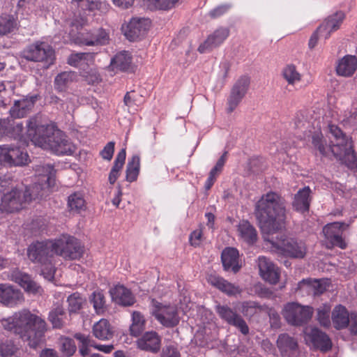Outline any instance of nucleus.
<instances>
[{"label": "nucleus", "instance_id": "nucleus-1", "mask_svg": "<svg viewBox=\"0 0 357 357\" xmlns=\"http://www.w3.org/2000/svg\"><path fill=\"white\" fill-rule=\"evenodd\" d=\"M26 135L36 146L56 155H71L75 146L67 136L53 124L40 125L37 117L26 121Z\"/></svg>", "mask_w": 357, "mask_h": 357}, {"label": "nucleus", "instance_id": "nucleus-2", "mask_svg": "<svg viewBox=\"0 0 357 357\" xmlns=\"http://www.w3.org/2000/svg\"><path fill=\"white\" fill-rule=\"evenodd\" d=\"M2 327L19 337L33 348L42 341L46 331V323L39 316L23 309L1 320Z\"/></svg>", "mask_w": 357, "mask_h": 357}, {"label": "nucleus", "instance_id": "nucleus-3", "mask_svg": "<svg viewBox=\"0 0 357 357\" xmlns=\"http://www.w3.org/2000/svg\"><path fill=\"white\" fill-rule=\"evenodd\" d=\"M255 215L263 236L276 234L286 218L284 200L276 192L263 195L255 204Z\"/></svg>", "mask_w": 357, "mask_h": 357}, {"label": "nucleus", "instance_id": "nucleus-4", "mask_svg": "<svg viewBox=\"0 0 357 357\" xmlns=\"http://www.w3.org/2000/svg\"><path fill=\"white\" fill-rule=\"evenodd\" d=\"M54 245L52 241H38L31 244L27 250L29 259L42 266L41 273L50 281L54 278L55 273L53 261L56 252Z\"/></svg>", "mask_w": 357, "mask_h": 357}, {"label": "nucleus", "instance_id": "nucleus-5", "mask_svg": "<svg viewBox=\"0 0 357 357\" xmlns=\"http://www.w3.org/2000/svg\"><path fill=\"white\" fill-rule=\"evenodd\" d=\"M263 238L271 243L273 251L278 254L294 259H303L306 255L307 247L301 240L278 234V231Z\"/></svg>", "mask_w": 357, "mask_h": 357}, {"label": "nucleus", "instance_id": "nucleus-6", "mask_svg": "<svg viewBox=\"0 0 357 357\" xmlns=\"http://www.w3.org/2000/svg\"><path fill=\"white\" fill-rule=\"evenodd\" d=\"M39 185L26 188L24 190L17 188L4 193L1 197V206L3 210L13 213L22 208V204L30 202L32 199L42 197L38 190Z\"/></svg>", "mask_w": 357, "mask_h": 357}, {"label": "nucleus", "instance_id": "nucleus-7", "mask_svg": "<svg viewBox=\"0 0 357 357\" xmlns=\"http://www.w3.org/2000/svg\"><path fill=\"white\" fill-rule=\"evenodd\" d=\"M22 56L27 61L42 63L45 68L53 65L56 59L52 47L43 41H36L27 45L23 50Z\"/></svg>", "mask_w": 357, "mask_h": 357}, {"label": "nucleus", "instance_id": "nucleus-8", "mask_svg": "<svg viewBox=\"0 0 357 357\" xmlns=\"http://www.w3.org/2000/svg\"><path fill=\"white\" fill-rule=\"evenodd\" d=\"M328 132L331 134V144L328 145L326 139L321 132H314L312 136V144L314 149H317L319 153L324 156L332 152L334 156L341 162V159L333 152V148L336 144H339V138H347L348 141L352 142L351 137L344 134L341 129L333 124L328 126Z\"/></svg>", "mask_w": 357, "mask_h": 357}, {"label": "nucleus", "instance_id": "nucleus-9", "mask_svg": "<svg viewBox=\"0 0 357 357\" xmlns=\"http://www.w3.org/2000/svg\"><path fill=\"white\" fill-rule=\"evenodd\" d=\"M56 255H60L65 259H76L83 253V248L77 238L68 235H63L61 238L53 241Z\"/></svg>", "mask_w": 357, "mask_h": 357}, {"label": "nucleus", "instance_id": "nucleus-10", "mask_svg": "<svg viewBox=\"0 0 357 357\" xmlns=\"http://www.w3.org/2000/svg\"><path fill=\"white\" fill-rule=\"evenodd\" d=\"M282 314L289 324L301 326L311 318L312 310L309 306H303L292 302L284 305Z\"/></svg>", "mask_w": 357, "mask_h": 357}, {"label": "nucleus", "instance_id": "nucleus-11", "mask_svg": "<svg viewBox=\"0 0 357 357\" xmlns=\"http://www.w3.org/2000/svg\"><path fill=\"white\" fill-rule=\"evenodd\" d=\"M151 314L164 326L172 328L179 323L177 307L174 305H163L152 301Z\"/></svg>", "mask_w": 357, "mask_h": 357}, {"label": "nucleus", "instance_id": "nucleus-12", "mask_svg": "<svg viewBox=\"0 0 357 357\" xmlns=\"http://www.w3.org/2000/svg\"><path fill=\"white\" fill-rule=\"evenodd\" d=\"M215 312L227 324L235 327L243 335H246L249 333L250 329L243 317L236 310L229 307L227 305H216Z\"/></svg>", "mask_w": 357, "mask_h": 357}, {"label": "nucleus", "instance_id": "nucleus-13", "mask_svg": "<svg viewBox=\"0 0 357 357\" xmlns=\"http://www.w3.org/2000/svg\"><path fill=\"white\" fill-rule=\"evenodd\" d=\"M303 333L306 344L314 349L327 352L332 348V342L329 337L317 328L307 326Z\"/></svg>", "mask_w": 357, "mask_h": 357}, {"label": "nucleus", "instance_id": "nucleus-14", "mask_svg": "<svg viewBox=\"0 0 357 357\" xmlns=\"http://www.w3.org/2000/svg\"><path fill=\"white\" fill-rule=\"evenodd\" d=\"M347 138H339L333 148V152L341 159V162L351 169L357 170V156L354 150L353 142Z\"/></svg>", "mask_w": 357, "mask_h": 357}, {"label": "nucleus", "instance_id": "nucleus-15", "mask_svg": "<svg viewBox=\"0 0 357 357\" xmlns=\"http://www.w3.org/2000/svg\"><path fill=\"white\" fill-rule=\"evenodd\" d=\"M345 225L342 222H333L328 224L323 228V233L330 245L328 247L337 246L341 249L346 248L347 244L342 238V233Z\"/></svg>", "mask_w": 357, "mask_h": 357}, {"label": "nucleus", "instance_id": "nucleus-16", "mask_svg": "<svg viewBox=\"0 0 357 357\" xmlns=\"http://www.w3.org/2000/svg\"><path fill=\"white\" fill-rule=\"evenodd\" d=\"M250 86L248 76L241 77L234 84L227 101L228 112H232L245 96Z\"/></svg>", "mask_w": 357, "mask_h": 357}, {"label": "nucleus", "instance_id": "nucleus-17", "mask_svg": "<svg viewBox=\"0 0 357 357\" xmlns=\"http://www.w3.org/2000/svg\"><path fill=\"white\" fill-rule=\"evenodd\" d=\"M345 18L346 14L342 10L329 15L318 26V31H321V36L325 39H328L332 33L340 29Z\"/></svg>", "mask_w": 357, "mask_h": 357}, {"label": "nucleus", "instance_id": "nucleus-18", "mask_svg": "<svg viewBox=\"0 0 357 357\" xmlns=\"http://www.w3.org/2000/svg\"><path fill=\"white\" fill-rule=\"evenodd\" d=\"M151 22L146 18L133 17L130 22L123 26L124 35L129 40H135L143 36L149 29Z\"/></svg>", "mask_w": 357, "mask_h": 357}, {"label": "nucleus", "instance_id": "nucleus-19", "mask_svg": "<svg viewBox=\"0 0 357 357\" xmlns=\"http://www.w3.org/2000/svg\"><path fill=\"white\" fill-rule=\"evenodd\" d=\"M1 146L4 163L14 166H23L28 164L29 155L26 152L20 148L8 145Z\"/></svg>", "mask_w": 357, "mask_h": 357}, {"label": "nucleus", "instance_id": "nucleus-20", "mask_svg": "<svg viewBox=\"0 0 357 357\" xmlns=\"http://www.w3.org/2000/svg\"><path fill=\"white\" fill-rule=\"evenodd\" d=\"M229 35V29L228 28L217 29L199 46L198 51L202 54L211 51L222 44Z\"/></svg>", "mask_w": 357, "mask_h": 357}, {"label": "nucleus", "instance_id": "nucleus-21", "mask_svg": "<svg viewBox=\"0 0 357 357\" xmlns=\"http://www.w3.org/2000/svg\"><path fill=\"white\" fill-rule=\"evenodd\" d=\"M24 301L22 292L7 284H0V303L10 307H15Z\"/></svg>", "mask_w": 357, "mask_h": 357}, {"label": "nucleus", "instance_id": "nucleus-22", "mask_svg": "<svg viewBox=\"0 0 357 357\" xmlns=\"http://www.w3.org/2000/svg\"><path fill=\"white\" fill-rule=\"evenodd\" d=\"M257 262L261 277L271 284H276L280 274L275 264L264 256L259 257Z\"/></svg>", "mask_w": 357, "mask_h": 357}, {"label": "nucleus", "instance_id": "nucleus-23", "mask_svg": "<svg viewBox=\"0 0 357 357\" xmlns=\"http://www.w3.org/2000/svg\"><path fill=\"white\" fill-rule=\"evenodd\" d=\"M208 282L229 296H236L241 292V288L215 274L207 277Z\"/></svg>", "mask_w": 357, "mask_h": 357}, {"label": "nucleus", "instance_id": "nucleus-24", "mask_svg": "<svg viewBox=\"0 0 357 357\" xmlns=\"http://www.w3.org/2000/svg\"><path fill=\"white\" fill-rule=\"evenodd\" d=\"M137 344L141 350L157 353L160 349L161 338L156 332L148 331L137 340Z\"/></svg>", "mask_w": 357, "mask_h": 357}, {"label": "nucleus", "instance_id": "nucleus-25", "mask_svg": "<svg viewBox=\"0 0 357 357\" xmlns=\"http://www.w3.org/2000/svg\"><path fill=\"white\" fill-rule=\"evenodd\" d=\"M112 299L123 306H130L135 303V298L130 289L123 285L117 284L109 291Z\"/></svg>", "mask_w": 357, "mask_h": 357}, {"label": "nucleus", "instance_id": "nucleus-26", "mask_svg": "<svg viewBox=\"0 0 357 357\" xmlns=\"http://www.w3.org/2000/svg\"><path fill=\"white\" fill-rule=\"evenodd\" d=\"M36 100V96H26L15 100L14 105L10 109V114L15 118H23L32 109Z\"/></svg>", "mask_w": 357, "mask_h": 357}, {"label": "nucleus", "instance_id": "nucleus-27", "mask_svg": "<svg viewBox=\"0 0 357 357\" xmlns=\"http://www.w3.org/2000/svg\"><path fill=\"white\" fill-rule=\"evenodd\" d=\"M22 123L9 119H0V139L4 137L17 138L22 135Z\"/></svg>", "mask_w": 357, "mask_h": 357}, {"label": "nucleus", "instance_id": "nucleus-28", "mask_svg": "<svg viewBox=\"0 0 357 357\" xmlns=\"http://www.w3.org/2000/svg\"><path fill=\"white\" fill-rule=\"evenodd\" d=\"M356 69L357 58L350 54H347L340 59L336 66L337 74L345 77H351Z\"/></svg>", "mask_w": 357, "mask_h": 357}, {"label": "nucleus", "instance_id": "nucleus-29", "mask_svg": "<svg viewBox=\"0 0 357 357\" xmlns=\"http://www.w3.org/2000/svg\"><path fill=\"white\" fill-rule=\"evenodd\" d=\"M239 254L237 249L234 248H226L221 255L222 263L226 271L231 270L236 273L240 269L238 264Z\"/></svg>", "mask_w": 357, "mask_h": 357}, {"label": "nucleus", "instance_id": "nucleus-30", "mask_svg": "<svg viewBox=\"0 0 357 357\" xmlns=\"http://www.w3.org/2000/svg\"><path fill=\"white\" fill-rule=\"evenodd\" d=\"M311 190L309 187H304L295 195L293 207L300 212L308 211L310 204Z\"/></svg>", "mask_w": 357, "mask_h": 357}, {"label": "nucleus", "instance_id": "nucleus-31", "mask_svg": "<svg viewBox=\"0 0 357 357\" xmlns=\"http://www.w3.org/2000/svg\"><path fill=\"white\" fill-rule=\"evenodd\" d=\"M237 231L241 238L248 244H253L257 240V232L248 220L241 221Z\"/></svg>", "mask_w": 357, "mask_h": 357}, {"label": "nucleus", "instance_id": "nucleus-32", "mask_svg": "<svg viewBox=\"0 0 357 357\" xmlns=\"http://www.w3.org/2000/svg\"><path fill=\"white\" fill-rule=\"evenodd\" d=\"M350 316L346 307L342 305L335 307L332 312V321L337 329L344 328L349 324Z\"/></svg>", "mask_w": 357, "mask_h": 357}, {"label": "nucleus", "instance_id": "nucleus-33", "mask_svg": "<svg viewBox=\"0 0 357 357\" xmlns=\"http://www.w3.org/2000/svg\"><path fill=\"white\" fill-rule=\"evenodd\" d=\"M13 277L15 282L18 283L26 291L33 294L40 292V287L33 281L28 274L17 271L14 273Z\"/></svg>", "mask_w": 357, "mask_h": 357}, {"label": "nucleus", "instance_id": "nucleus-34", "mask_svg": "<svg viewBox=\"0 0 357 357\" xmlns=\"http://www.w3.org/2000/svg\"><path fill=\"white\" fill-rule=\"evenodd\" d=\"M77 75L73 71H64L58 74L54 81L55 90L63 92L76 80Z\"/></svg>", "mask_w": 357, "mask_h": 357}, {"label": "nucleus", "instance_id": "nucleus-35", "mask_svg": "<svg viewBox=\"0 0 357 357\" xmlns=\"http://www.w3.org/2000/svg\"><path fill=\"white\" fill-rule=\"evenodd\" d=\"M93 334L99 340H107L112 337L113 331L108 321L102 319L93 325Z\"/></svg>", "mask_w": 357, "mask_h": 357}, {"label": "nucleus", "instance_id": "nucleus-36", "mask_svg": "<svg viewBox=\"0 0 357 357\" xmlns=\"http://www.w3.org/2000/svg\"><path fill=\"white\" fill-rule=\"evenodd\" d=\"M132 57L128 52L123 51L118 53L111 61V66L113 69L122 71L128 70L131 66Z\"/></svg>", "mask_w": 357, "mask_h": 357}, {"label": "nucleus", "instance_id": "nucleus-37", "mask_svg": "<svg viewBox=\"0 0 357 357\" xmlns=\"http://www.w3.org/2000/svg\"><path fill=\"white\" fill-rule=\"evenodd\" d=\"M298 289L309 294L318 295L322 294L326 288L318 280L306 279L298 283Z\"/></svg>", "mask_w": 357, "mask_h": 357}, {"label": "nucleus", "instance_id": "nucleus-38", "mask_svg": "<svg viewBox=\"0 0 357 357\" xmlns=\"http://www.w3.org/2000/svg\"><path fill=\"white\" fill-rule=\"evenodd\" d=\"M48 319L53 328H61L66 324V313L62 307L57 306L50 312Z\"/></svg>", "mask_w": 357, "mask_h": 357}, {"label": "nucleus", "instance_id": "nucleus-39", "mask_svg": "<svg viewBox=\"0 0 357 357\" xmlns=\"http://www.w3.org/2000/svg\"><path fill=\"white\" fill-rule=\"evenodd\" d=\"M146 320L144 315L138 312L132 313V324L130 326V332L132 336L137 337L145 329Z\"/></svg>", "mask_w": 357, "mask_h": 357}, {"label": "nucleus", "instance_id": "nucleus-40", "mask_svg": "<svg viewBox=\"0 0 357 357\" xmlns=\"http://www.w3.org/2000/svg\"><path fill=\"white\" fill-rule=\"evenodd\" d=\"M277 346L282 354L295 351L297 349V342L286 333L280 334L277 340Z\"/></svg>", "mask_w": 357, "mask_h": 357}, {"label": "nucleus", "instance_id": "nucleus-41", "mask_svg": "<svg viewBox=\"0 0 357 357\" xmlns=\"http://www.w3.org/2000/svg\"><path fill=\"white\" fill-rule=\"evenodd\" d=\"M140 167V158L135 155L128 160L126 166V181L128 182L135 181L139 174Z\"/></svg>", "mask_w": 357, "mask_h": 357}, {"label": "nucleus", "instance_id": "nucleus-42", "mask_svg": "<svg viewBox=\"0 0 357 357\" xmlns=\"http://www.w3.org/2000/svg\"><path fill=\"white\" fill-rule=\"evenodd\" d=\"M91 53H73L68 59V63L72 66L84 68L92 62Z\"/></svg>", "mask_w": 357, "mask_h": 357}, {"label": "nucleus", "instance_id": "nucleus-43", "mask_svg": "<svg viewBox=\"0 0 357 357\" xmlns=\"http://www.w3.org/2000/svg\"><path fill=\"white\" fill-rule=\"evenodd\" d=\"M68 206L70 211L80 213L86 208V202L80 192L71 194L68 199Z\"/></svg>", "mask_w": 357, "mask_h": 357}, {"label": "nucleus", "instance_id": "nucleus-44", "mask_svg": "<svg viewBox=\"0 0 357 357\" xmlns=\"http://www.w3.org/2000/svg\"><path fill=\"white\" fill-rule=\"evenodd\" d=\"M282 76L290 85H294L300 82L302 77L296 67L292 64L287 65L283 68Z\"/></svg>", "mask_w": 357, "mask_h": 357}, {"label": "nucleus", "instance_id": "nucleus-45", "mask_svg": "<svg viewBox=\"0 0 357 357\" xmlns=\"http://www.w3.org/2000/svg\"><path fill=\"white\" fill-rule=\"evenodd\" d=\"M36 172L39 176L45 178L48 186L50 187L54 185L56 171L52 165L47 164L38 166Z\"/></svg>", "mask_w": 357, "mask_h": 357}, {"label": "nucleus", "instance_id": "nucleus-46", "mask_svg": "<svg viewBox=\"0 0 357 357\" xmlns=\"http://www.w3.org/2000/svg\"><path fill=\"white\" fill-rule=\"evenodd\" d=\"M239 310L243 316L247 317H252L262 310L257 303L252 301L242 302L239 303Z\"/></svg>", "mask_w": 357, "mask_h": 357}, {"label": "nucleus", "instance_id": "nucleus-47", "mask_svg": "<svg viewBox=\"0 0 357 357\" xmlns=\"http://www.w3.org/2000/svg\"><path fill=\"white\" fill-rule=\"evenodd\" d=\"M15 86L10 82H0V102L6 105L14 94Z\"/></svg>", "mask_w": 357, "mask_h": 357}, {"label": "nucleus", "instance_id": "nucleus-48", "mask_svg": "<svg viewBox=\"0 0 357 357\" xmlns=\"http://www.w3.org/2000/svg\"><path fill=\"white\" fill-rule=\"evenodd\" d=\"M85 301V299L78 292L70 295L67 299L69 312L77 313L82 309Z\"/></svg>", "mask_w": 357, "mask_h": 357}, {"label": "nucleus", "instance_id": "nucleus-49", "mask_svg": "<svg viewBox=\"0 0 357 357\" xmlns=\"http://www.w3.org/2000/svg\"><path fill=\"white\" fill-rule=\"evenodd\" d=\"M16 21L12 15H0V36L12 32L16 28Z\"/></svg>", "mask_w": 357, "mask_h": 357}, {"label": "nucleus", "instance_id": "nucleus-50", "mask_svg": "<svg viewBox=\"0 0 357 357\" xmlns=\"http://www.w3.org/2000/svg\"><path fill=\"white\" fill-rule=\"evenodd\" d=\"M89 301L98 314H101L105 312L106 308L105 299L102 292L94 291L90 296Z\"/></svg>", "mask_w": 357, "mask_h": 357}, {"label": "nucleus", "instance_id": "nucleus-51", "mask_svg": "<svg viewBox=\"0 0 357 357\" xmlns=\"http://www.w3.org/2000/svg\"><path fill=\"white\" fill-rule=\"evenodd\" d=\"M109 40L108 34L105 30L100 29L96 33L93 34V38L86 40L84 44L86 45H105Z\"/></svg>", "mask_w": 357, "mask_h": 357}, {"label": "nucleus", "instance_id": "nucleus-52", "mask_svg": "<svg viewBox=\"0 0 357 357\" xmlns=\"http://www.w3.org/2000/svg\"><path fill=\"white\" fill-rule=\"evenodd\" d=\"M75 337L81 343V345H79L80 354L85 357L89 354V347H93V341L89 336L81 333H76Z\"/></svg>", "mask_w": 357, "mask_h": 357}, {"label": "nucleus", "instance_id": "nucleus-53", "mask_svg": "<svg viewBox=\"0 0 357 357\" xmlns=\"http://www.w3.org/2000/svg\"><path fill=\"white\" fill-rule=\"evenodd\" d=\"M61 351L64 357L73 356L76 351L74 340L68 337L61 338Z\"/></svg>", "mask_w": 357, "mask_h": 357}, {"label": "nucleus", "instance_id": "nucleus-54", "mask_svg": "<svg viewBox=\"0 0 357 357\" xmlns=\"http://www.w3.org/2000/svg\"><path fill=\"white\" fill-rule=\"evenodd\" d=\"M330 311V307L326 305L320 306L317 309V319L319 324L324 327H328L331 324Z\"/></svg>", "mask_w": 357, "mask_h": 357}, {"label": "nucleus", "instance_id": "nucleus-55", "mask_svg": "<svg viewBox=\"0 0 357 357\" xmlns=\"http://www.w3.org/2000/svg\"><path fill=\"white\" fill-rule=\"evenodd\" d=\"M149 6L154 9L168 10L173 8L178 0H146Z\"/></svg>", "mask_w": 357, "mask_h": 357}, {"label": "nucleus", "instance_id": "nucleus-56", "mask_svg": "<svg viewBox=\"0 0 357 357\" xmlns=\"http://www.w3.org/2000/svg\"><path fill=\"white\" fill-rule=\"evenodd\" d=\"M126 152L125 149H122L117 154L113 167L111 170L117 172L119 173L121 172L126 160Z\"/></svg>", "mask_w": 357, "mask_h": 357}, {"label": "nucleus", "instance_id": "nucleus-57", "mask_svg": "<svg viewBox=\"0 0 357 357\" xmlns=\"http://www.w3.org/2000/svg\"><path fill=\"white\" fill-rule=\"evenodd\" d=\"M230 8L231 5L228 3L218 6L209 12V15L212 18L218 17L222 15L223 14L226 13L229 10Z\"/></svg>", "mask_w": 357, "mask_h": 357}, {"label": "nucleus", "instance_id": "nucleus-58", "mask_svg": "<svg viewBox=\"0 0 357 357\" xmlns=\"http://www.w3.org/2000/svg\"><path fill=\"white\" fill-rule=\"evenodd\" d=\"M114 144L115 143L114 142H109L106 144L100 152L102 158L107 160H110L112 158L114 151Z\"/></svg>", "mask_w": 357, "mask_h": 357}, {"label": "nucleus", "instance_id": "nucleus-59", "mask_svg": "<svg viewBox=\"0 0 357 357\" xmlns=\"http://www.w3.org/2000/svg\"><path fill=\"white\" fill-rule=\"evenodd\" d=\"M268 316L271 327L278 328L280 326V317L279 314L275 310L270 309Z\"/></svg>", "mask_w": 357, "mask_h": 357}, {"label": "nucleus", "instance_id": "nucleus-60", "mask_svg": "<svg viewBox=\"0 0 357 357\" xmlns=\"http://www.w3.org/2000/svg\"><path fill=\"white\" fill-rule=\"evenodd\" d=\"M202 234L203 232L202 229H197L192 232L190 236L191 245L195 247L199 245L202 242Z\"/></svg>", "mask_w": 357, "mask_h": 357}, {"label": "nucleus", "instance_id": "nucleus-61", "mask_svg": "<svg viewBox=\"0 0 357 357\" xmlns=\"http://www.w3.org/2000/svg\"><path fill=\"white\" fill-rule=\"evenodd\" d=\"M138 95L135 91L127 92L124 96V104L128 107H131L136 104Z\"/></svg>", "mask_w": 357, "mask_h": 357}, {"label": "nucleus", "instance_id": "nucleus-62", "mask_svg": "<svg viewBox=\"0 0 357 357\" xmlns=\"http://www.w3.org/2000/svg\"><path fill=\"white\" fill-rule=\"evenodd\" d=\"M227 152L225 151L222 156L218 159L214 167L211 170L218 175L222 172L223 166L227 160Z\"/></svg>", "mask_w": 357, "mask_h": 357}, {"label": "nucleus", "instance_id": "nucleus-63", "mask_svg": "<svg viewBox=\"0 0 357 357\" xmlns=\"http://www.w3.org/2000/svg\"><path fill=\"white\" fill-rule=\"evenodd\" d=\"M160 357H180V354L174 347L168 346L162 349Z\"/></svg>", "mask_w": 357, "mask_h": 357}, {"label": "nucleus", "instance_id": "nucleus-64", "mask_svg": "<svg viewBox=\"0 0 357 357\" xmlns=\"http://www.w3.org/2000/svg\"><path fill=\"white\" fill-rule=\"evenodd\" d=\"M344 123L348 124L353 127H357V110L354 111L350 115L344 119Z\"/></svg>", "mask_w": 357, "mask_h": 357}]
</instances>
